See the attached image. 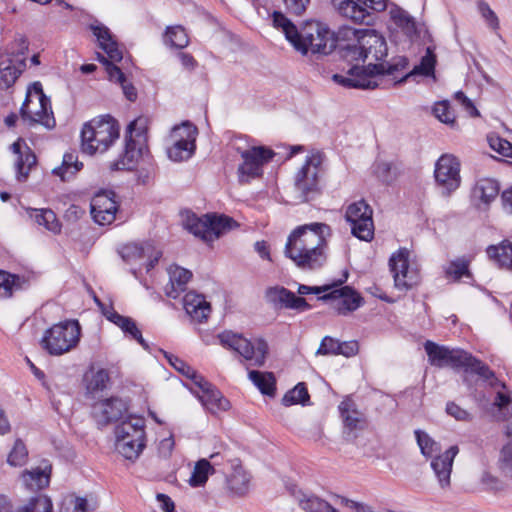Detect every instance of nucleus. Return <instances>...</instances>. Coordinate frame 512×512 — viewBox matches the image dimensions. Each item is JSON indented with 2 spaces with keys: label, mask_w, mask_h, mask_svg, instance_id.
Instances as JSON below:
<instances>
[{
  "label": "nucleus",
  "mask_w": 512,
  "mask_h": 512,
  "mask_svg": "<svg viewBox=\"0 0 512 512\" xmlns=\"http://www.w3.org/2000/svg\"><path fill=\"white\" fill-rule=\"evenodd\" d=\"M24 282L25 280L19 275L0 270V297H11L14 290L22 288V283Z\"/></svg>",
  "instance_id": "49530a36"
},
{
  "label": "nucleus",
  "mask_w": 512,
  "mask_h": 512,
  "mask_svg": "<svg viewBox=\"0 0 512 512\" xmlns=\"http://www.w3.org/2000/svg\"><path fill=\"white\" fill-rule=\"evenodd\" d=\"M183 306L186 313L199 323L207 321L211 313L210 303L206 301L204 295L195 291H189L184 295Z\"/></svg>",
  "instance_id": "5701e85b"
},
{
  "label": "nucleus",
  "mask_w": 512,
  "mask_h": 512,
  "mask_svg": "<svg viewBox=\"0 0 512 512\" xmlns=\"http://www.w3.org/2000/svg\"><path fill=\"white\" fill-rule=\"evenodd\" d=\"M333 7L344 17L354 23L372 25L374 16L368 12L359 0H332Z\"/></svg>",
  "instance_id": "412c9836"
},
{
  "label": "nucleus",
  "mask_w": 512,
  "mask_h": 512,
  "mask_svg": "<svg viewBox=\"0 0 512 512\" xmlns=\"http://www.w3.org/2000/svg\"><path fill=\"white\" fill-rule=\"evenodd\" d=\"M124 150L119 155L118 159L111 164L112 170H134L139 160L144 156L148 150L147 145L135 138H129L124 135Z\"/></svg>",
  "instance_id": "a211bd4d"
},
{
  "label": "nucleus",
  "mask_w": 512,
  "mask_h": 512,
  "mask_svg": "<svg viewBox=\"0 0 512 512\" xmlns=\"http://www.w3.org/2000/svg\"><path fill=\"white\" fill-rule=\"evenodd\" d=\"M50 476L43 470L27 471L23 474V483L30 491L39 492L49 485Z\"/></svg>",
  "instance_id": "de8ad7c7"
},
{
  "label": "nucleus",
  "mask_w": 512,
  "mask_h": 512,
  "mask_svg": "<svg viewBox=\"0 0 512 512\" xmlns=\"http://www.w3.org/2000/svg\"><path fill=\"white\" fill-rule=\"evenodd\" d=\"M178 132H182L180 138L167 151L168 157L175 162L188 160L193 155L198 129L191 122L185 121L175 128V133Z\"/></svg>",
  "instance_id": "4468645a"
},
{
  "label": "nucleus",
  "mask_w": 512,
  "mask_h": 512,
  "mask_svg": "<svg viewBox=\"0 0 512 512\" xmlns=\"http://www.w3.org/2000/svg\"><path fill=\"white\" fill-rule=\"evenodd\" d=\"M249 379L264 395L274 397L276 394V378L272 372H261L251 370L248 373Z\"/></svg>",
  "instance_id": "e433bc0d"
},
{
  "label": "nucleus",
  "mask_w": 512,
  "mask_h": 512,
  "mask_svg": "<svg viewBox=\"0 0 512 512\" xmlns=\"http://www.w3.org/2000/svg\"><path fill=\"white\" fill-rule=\"evenodd\" d=\"M37 158L32 149L25 145V150L22 155L17 157L15 164L16 167V178L19 182H24L29 176L31 168L36 165Z\"/></svg>",
  "instance_id": "79ce46f5"
},
{
  "label": "nucleus",
  "mask_w": 512,
  "mask_h": 512,
  "mask_svg": "<svg viewBox=\"0 0 512 512\" xmlns=\"http://www.w3.org/2000/svg\"><path fill=\"white\" fill-rule=\"evenodd\" d=\"M249 481L250 478L241 468L235 469L226 479L227 489L232 496H244L248 492Z\"/></svg>",
  "instance_id": "58836bf2"
},
{
  "label": "nucleus",
  "mask_w": 512,
  "mask_h": 512,
  "mask_svg": "<svg viewBox=\"0 0 512 512\" xmlns=\"http://www.w3.org/2000/svg\"><path fill=\"white\" fill-rule=\"evenodd\" d=\"M26 67V59L22 58L16 60V63L12 59L0 61V89H9L14 85L16 80L19 78L21 73Z\"/></svg>",
  "instance_id": "393cba45"
},
{
  "label": "nucleus",
  "mask_w": 512,
  "mask_h": 512,
  "mask_svg": "<svg viewBox=\"0 0 512 512\" xmlns=\"http://www.w3.org/2000/svg\"><path fill=\"white\" fill-rule=\"evenodd\" d=\"M373 174L379 181L385 184H389L393 177L391 175V164L388 162H375L373 165Z\"/></svg>",
  "instance_id": "69168bd1"
},
{
  "label": "nucleus",
  "mask_w": 512,
  "mask_h": 512,
  "mask_svg": "<svg viewBox=\"0 0 512 512\" xmlns=\"http://www.w3.org/2000/svg\"><path fill=\"white\" fill-rule=\"evenodd\" d=\"M437 64V57L435 54V47L428 46L426 48L425 55L421 58L420 63L415 65L414 68L404 75L401 79L395 82L396 85L405 83L409 78L413 76H425L430 77L435 73V67Z\"/></svg>",
  "instance_id": "a878e982"
},
{
  "label": "nucleus",
  "mask_w": 512,
  "mask_h": 512,
  "mask_svg": "<svg viewBox=\"0 0 512 512\" xmlns=\"http://www.w3.org/2000/svg\"><path fill=\"white\" fill-rule=\"evenodd\" d=\"M218 339L224 348L235 351L246 361H251V365L264 366L269 354V346L265 339L256 338L252 342L242 334L228 330L220 333Z\"/></svg>",
  "instance_id": "0eeeda50"
},
{
  "label": "nucleus",
  "mask_w": 512,
  "mask_h": 512,
  "mask_svg": "<svg viewBox=\"0 0 512 512\" xmlns=\"http://www.w3.org/2000/svg\"><path fill=\"white\" fill-rule=\"evenodd\" d=\"M340 347V341L330 337L325 336L321 344L317 350L318 355H337Z\"/></svg>",
  "instance_id": "338daca9"
},
{
  "label": "nucleus",
  "mask_w": 512,
  "mask_h": 512,
  "mask_svg": "<svg viewBox=\"0 0 512 512\" xmlns=\"http://www.w3.org/2000/svg\"><path fill=\"white\" fill-rule=\"evenodd\" d=\"M319 168L307 160L295 177V187L301 202H309L321 194L319 187Z\"/></svg>",
  "instance_id": "2eb2a0df"
},
{
  "label": "nucleus",
  "mask_w": 512,
  "mask_h": 512,
  "mask_svg": "<svg viewBox=\"0 0 512 512\" xmlns=\"http://www.w3.org/2000/svg\"><path fill=\"white\" fill-rule=\"evenodd\" d=\"M30 102V95L29 92H27L26 98L20 108V117L22 121L28 123L29 126H34L35 124L40 123L47 128H51L52 126L48 119V107L40 106L39 110L32 111L29 108Z\"/></svg>",
  "instance_id": "2f4dec72"
},
{
  "label": "nucleus",
  "mask_w": 512,
  "mask_h": 512,
  "mask_svg": "<svg viewBox=\"0 0 512 512\" xmlns=\"http://www.w3.org/2000/svg\"><path fill=\"white\" fill-rule=\"evenodd\" d=\"M145 421L130 417L115 427L116 449L128 460H135L145 447Z\"/></svg>",
  "instance_id": "423d86ee"
},
{
  "label": "nucleus",
  "mask_w": 512,
  "mask_h": 512,
  "mask_svg": "<svg viewBox=\"0 0 512 512\" xmlns=\"http://www.w3.org/2000/svg\"><path fill=\"white\" fill-rule=\"evenodd\" d=\"M299 507L305 512H338L330 503L315 495H306L299 491L293 494Z\"/></svg>",
  "instance_id": "c85d7f7f"
},
{
  "label": "nucleus",
  "mask_w": 512,
  "mask_h": 512,
  "mask_svg": "<svg viewBox=\"0 0 512 512\" xmlns=\"http://www.w3.org/2000/svg\"><path fill=\"white\" fill-rule=\"evenodd\" d=\"M424 350L428 356L430 365L438 368L451 367L455 370L464 369L466 373L476 374L485 381H497L495 372L471 353L463 349H451L431 340L424 343Z\"/></svg>",
  "instance_id": "7ed1b4c3"
},
{
  "label": "nucleus",
  "mask_w": 512,
  "mask_h": 512,
  "mask_svg": "<svg viewBox=\"0 0 512 512\" xmlns=\"http://www.w3.org/2000/svg\"><path fill=\"white\" fill-rule=\"evenodd\" d=\"M338 49L341 57L349 62L365 61V50H363L364 47L360 43H345V45L340 46Z\"/></svg>",
  "instance_id": "5fc2aeb1"
},
{
  "label": "nucleus",
  "mask_w": 512,
  "mask_h": 512,
  "mask_svg": "<svg viewBox=\"0 0 512 512\" xmlns=\"http://www.w3.org/2000/svg\"><path fill=\"white\" fill-rule=\"evenodd\" d=\"M90 30L99 42V47L107 54L105 57L101 53H97V60L102 63L105 68L113 62H120L123 59V53L118 47V43L111 33L110 29L102 23L90 24Z\"/></svg>",
  "instance_id": "dca6fc26"
},
{
  "label": "nucleus",
  "mask_w": 512,
  "mask_h": 512,
  "mask_svg": "<svg viewBox=\"0 0 512 512\" xmlns=\"http://www.w3.org/2000/svg\"><path fill=\"white\" fill-rule=\"evenodd\" d=\"M338 409L344 429L348 430L349 433L367 428L368 422L365 415L357 409V405L351 397H345L339 404Z\"/></svg>",
  "instance_id": "aec40b11"
},
{
  "label": "nucleus",
  "mask_w": 512,
  "mask_h": 512,
  "mask_svg": "<svg viewBox=\"0 0 512 512\" xmlns=\"http://www.w3.org/2000/svg\"><path fill=\"white\" fill-rule=\"evenodd\" d=\"M347 74L348 76L334 74L332 79L345 88L375 89L378 87V83L372 79L371 73L368 71V65H354L348 70Z\"/></svg>",
  "instance_id": "6ab92c4d"
},
{
  "label": "nucleus",
  "mask_w": 512,
  "mask_h": 512,
  "mask_svg": "<svg viewBox=\"0 0 512 512\" xmlns=\"http://www.w3.org/2000/svg\"><path fill=\"white\" fill-rule=\"evenodd\" d=\"M200 400L212 413L218 410L227 411L230 408L229 400L223 396L215 385H212L208 390L202 392Z\"/></svg>",
  "instance_id": "72a5a7b5"
},
{
  "label": "nucleus",
  "mask_w": 512,
  "mask_h": 512,
  "mask_svg": "<svg viewBox=\"0 0 512 512\" xmlns=\"http://www.w3.org/2000/svg\"><path fill=\"white\" fill-rule=\"evenodd\" d=\"M310 403V395L305 382H299L293 389L285 393L282 398L284 406L301 404L303 406Z\"/></svg>",
  "instance_id": "a18cd8bd"
},
{
  "label": "nucleus",
  "mask_w": 512,
  "mask_h": 512,
  "mask_svg": "<svg viewBox=\"0 0 512 512\" xmlns=\"http://www.w3.org/2000/svg\"><path fill=\"white\" fill-rule=\"evenodd\" d=\"M415 437L420 447L421 453L426 457H431L437 450V443L424 431L416 430Z\"/></svg>",
  "instance_id": "4d7b16f0"
},
{
  "label": "nucleus",
  "mask_w": 512,
  "mask_h": 512,
  "mask_svg": "<svg viewBox=\"0 0 512 512\" xmlns=\"http://www.w3.org/2000/svg\"><path fill=\"white\" fill-rule=\"evenodd\" d=\"M265 300L276 311L291 309L304 312L312 309L305 298L297 296L293 291L280 285L268 287L265 290Z\"/></svg>",
  "instance_id": "ddd939ff"
},
{
  "label": "nucleus",
  "mask_w": 512,
  "mask_h": 512,
  "mask_svg": "<svg viewBox=\"0 0 512 512\" xmlns=\"http://www.w3.org/2000/svg\"><path fill=\"white\" fill-rule=\"evenodd\" d=\"M27 456L28 451L24 442L21 439H17L8 455L7 462L11 466H22L26 463Z\"/></svg>",
  "instance_id": "6e6d98bb"
},
{
  "label": "nucleus",
  "mask_w": 512,
  "mask_h": 512,
  "mask_svg": "<svg viewBox=\"0 0 512 512\" xmlns=\"http://www.w3.org/2000/svg\"><path fill=\"white\" fill-rule=\"evenodd\" d=\"M87 500L82 497H74L65 502L61 507V512H85Z\"/></svg>",
  "instance_id": "774afa93"
},
{
  "label": "nucleus",
  "mask_w": 512,
  "mask_h": 512,
  "mask_svg": "<svg viewBox=\"0 0 512 512\" xmlns=\"http://www.w3.org/2000/svg\"><path fill=\"white\" fill-rule=\"evenodd\" d=\"M120 136V125L111 115H102L86 122L81 130V147L90 155L107 151Z\"/></svg>",
  "instance_id": "20e7f679"
},
{
  "label": "nucleus",
  "mask_w": 512,
  "mask_h": 512,
  "mask_svg": "<svg viewBox=\"0 0 512 512\" xmlns=\"http://www.w3.org/2000/svg\"><path fill=\"white\" fill-rule=\"evenodd\" d=\"M83 168V163L78 160L76 151L66 152L61 166L53 169V174L66 182L73 178Z\"/></svg>",
  "instance_id": "473e14b6"
},
{
  "label": "nucleus",
  "mask_w": 512,
  "mask_h": 512,
  "mask_svg": "<svg viewBox=\"0 0 512 512\" xmlns=\"http://www.w3.org/2000/svg\"><path fill=\"white\" fill-rule=\"evenodd\" d=\"M148 131V118L140 116L131 121L125 130V136L135 138L146 144Z\"/></svg>",
  "instance_id": "3c124183"
},
{
  "label": "nucleus",
  "mask_w": 512,
  "mask_h": 512,
  "mask_svg": "<svg viewBox=\"0 0 512 512\" xmlns=\"http://www.w3.org/2000/svg\"><path fill=\"white\" fill-rule=\"evenodd\" d=\"M96 302L102 308L104 316L110 322L120 327L126 335L129 336L134 331V329L137 328L136 322L132 318L120 315L113 309V307L105 309L104 304H102L98 299H96Z\"/></svg>",
  "instance_id": "c03bdc74"
},
{
  "label": "nucleus",
  "mask_w": 512,
  "mask_h": 512,
  "mask_svg": "<svg viewBox=\"0 0 512 512\" xmlns=\"http://www.w3.org/2000/svg\"><path fill=\"white\" fill-rule=\"evenodd\" d=\"M499 468L505 477L512 479V443L502 448Z\"/></svg>",
  "instance_id": "052dcab7"
},
{
  "label": "nucleus",
  "mask_w": 512,
  "mask_h": 512,
  "mask_svg": "<svg viewBox=\"0 0 512 512\" xmlns=\"http://www.w3.org/2000/svg\"><path fill=\"white\" fill-rule=\"evenodd\" d=\"M182 216L183 226L186 230L205 242L209 241L208 219L205 215L203 218H199L194 212L187 210Z\"/></svg>",
  "instance_id": "c756f323"
},
{
  "label": "nucleus",
  "mask_w": 512,
  "mask_h": 512,
  "mask_svg": "<svg viewBox=\"0 0 512 512\" xmlns=\"http://www.w3.org/2000/svg\"><path fill=\"white\" fill-rule=\"evenodd\" d=\"M500 192V184L492 178H481L476 181L473 187V196L482 203L489 205L493 202Z\"/></svg>",
  "instance_id": "cd10ccee"
},
{
  "label": "nucleus",
  "mask_w": 512,
  "mask_h": 512,
  "mask_svg": "<svg viewBox=\"0 0 512 512\" xmlns=\"http://www.w3.org/2000/svg\"><path fill=\"white\" fill-rule=\"evenodd\" d=\"M163 43L171 49H183L189 45V36L182 25L167 26L163 33Z\"/></svg>",
  "instance_id": "f704fd0d"
},
{
  "label": "nucleus",
  "mask_w": 512,
  "mask_h": 512,
  "mask_svg": "<svg viewBox=\"0 0 512 512\" xmlns=\"http://www.w3.org/2000/svg\"><path fill=\"white\" fill-rule=\"evenodd\" d=\"M31 216L38 225L45 227L50 232L54 234H59L61 232L62 225L53 210L33 209V214Z\"/></svg>",
  "instance_id": "37998d69"
},
{
  "label": "nucleus",
  "mask_w": 512,
  "mask_h": 512,
  "mask_svg": "<svg viewBox=\"0 0 512 512\" xmlns=\"http://www.w3.org/2000/svg\"><path fill=\"white\" fill-rule=\"evenodd\" d=\"M237 151L243 159L237 169L238 182L242 185L262 177L263 166L275 156V152L266 146H253L244 150L238 147Z\"/></svg>",
  "instance_id": "6e6552de"
},
{
  "label": "nucleus",
  "mask_w": 512,
  "mask_h": 512,
  "mask_svg": "<svg viewBox=\"0 0 512 512\" xmlns=\"http://www.w3.org/2000/svg\"><path fill=\"white\" fill-rule=\"evenodd\" d=\"M458 451L457 446H451L443 455H439L431 461V467L442 488L450 485L453 460Z\"/></svg>",
  "instance_id": "b1692460"
},
{
  "label": "nucleus",
  "mask_w": 512,
  "mask_h": 512,
  "mask_svg": "<svg viewBox=\"0 0 512 512\" xmlns=\"http://www.w3.org/2000/svg\"><path fill=\"white\" fill-rule=\"evenodd\" d=\"M214 471V467L207 459L198 460L189 479V484L195 488L203 486Z\"/></svg>",
  "instance_id": "09e8293b"
},
{
  "label": "nucleus",
  "mask_w": 512,
  "mask_h": 512,
  "mask_svg": "<svg viewBox=\"0 0 512 512\" xmlns=\"http://www.w3.org/2000/svg\"><path fill=\"white\" fill-rule=\"evenodd\" d=\"M478 10L491 29L498 30L500 28L499 19L488 3L480 1L478 3Z\"/></svg>",
  "instance_id": "680f3d73"
},
{
  "label": "nucleus",
  "mask_w": 512,
  "mask_h": 512,
  "mask_svg": "<svg viewBox=\"0 0 512 512\" xmlns=\"http://www.w3.org/2000/svg\"><path fill=\"white\" fill-rule=\"evenodd\" d=\"M90 208L118 209L119 203L116 201L115 192L101 191V192L95 194L91 200Z\"/></svg>",
  "instance_id": "864d4df0"
},
{
  "label": "nucleus",
  "mask_w": 512,
  "mask_h": 512,
  "mask_svg": "<svg viewBox=\"0 0 512 512\" xmlns=\"http://www.w3.org/2000/svg\"><path fill=\"white\" fill-rule=\"evenodd\" d=\"M127 410L128 406L125 401L112 396L94 403L92 406V415L98 425L107 426L110 423L120 420Z\"/></svg>",
  "instance_id": "f3484780"
},
{
  "label": "nucleus",
  "mask_w": 512,
  "mask_h": 512,
  "mask_svg": "<svg viewBox=\"0 0 512 512\" xmlns=\"http://www.w3.org/2000/svg\"><path fill=\"white\" fill-rule=\"evenodd\" d=\"M80 336L81 326L78 320H65L45 331L41 346L50 355H62L77 346Z\"/></svg>",
  "instance_id": "39448f33"
},
{
  "label": "nucleus",
  "mask_w": 512,
  "mask_h": 512,
  "mask_svg": "<svg viewBox=\"0 0 512 512\" xmlns=\"http://www.w3.org/2000/svg\"><path fill=\"white\" fill-rule=\"evenodd\" d=\"M408 64L409 60L406 56H397L390 62L369 63L368 71L373 79L376 76L394 75L395 72L406 69Z\"/></svg>",
  "instance_id": "7c9ffc66"
},
{
  "label": "nucleus",
  "mask_w": 512,
  "mask_h": 512,
  "mask_svg": "<svg viewBox=\"0 0 512 512\" xmlns=\"http://www.w3.org/2000/svg\"><path fill=\"white\" fill-rule=\"evenodd\" d=\"M471 260L467 257H460L451 261L446 268V276L452 277L455 281H459L462 278L472 279L473 275L469 270Z\"/></svg>",
  "instance_id": "8fccbe9b"
},
{
  "label": "nucleus",
  "mask_w": 512,
  "mask_h": 512,
  "mask_svg": "<svg viewBox=\"0 0 512 512\" xmlns=\"http://www.w3.org/2000/svg\"><path fill=\"white\" fill-rule=\"evenodd\" d=\"M389 268L393 274L395 288L400 291L406 292L420 282L418 271L409 267V251L406 248H400L391 255Z\"/></svg>",
  "instance_id": "9b49d317"
},
{
  "label": "nucleus",
  "mask_w": 512,
  "mask_h": 512,
  "mask_svg": "<svg viewBox=\"0 0 512 512\" xmlns=\"http://www.w3.org/2000/svg\"><path fill=\"white\" fill-rule=\"evenodd\" d=\"M93 220L99 225H109L116 219L118 209L90 208Z\"/></svg>",
  "instance_id": "bf43d9fd"
},
{
  "label": "nucleus",
  "mask_w": 512,
  "mask_h": 512,
  "mask_svg": "<svg viewBox=\"0 0 512 512\" xmlns=\"http://www.w3.org/2000/svg\"><path fill=\"white\" fill-rule=\"evenodd\" d=\"M434 115L445 124H454L455 115L448 101H441L433 108Z\"/></svg>",
  "instance_id": "13d9d810"
},
{
  "label": "nucleus",
  "mask_w": 512,
  "mask_h": 512,
  "mask_svg": "<svg viewBox=\"0 0 512 512\" xmlns=\"http://www.w3.org/2000/svg\"><path fill=\"white\" fill-rule=\"evenodd\" d=\"M490 147L499 153L500 155L508 158H512V144L503 138L500 137H490L489 138Z\"/></svg>",
  "instance_id": "0e129e2a"
},
{
  "label": "nucleus",
  "mask_w": 512,
  "mask_h": 512,
  "mask_svg": "<svg viewBox=\"0 0 512 512\" xmlns=\"http://www.w3.org/2000/svg\"><path fill=\"white\" fill-rule=\"evenodd\" d=\"M460 161L452 154H443L435 163L436 185L445 197L455 192L461 184Z\"/></svg>",
  "instance_id": "9d476101"
},
{
  "label": "nucleus",
  "mask_w": 512,
  "mask_h": 512,
  "mask_svg": "<svg viewBox=\"0 0 512 512\" xmlns=\"http://www.w3.org/2000/svg\"><path fill=\"white\" fill-rule=\"evenodd\" d=\"M319 301L337 300L334 308L338 315L347 316L365 304L362 295L352 286L341 285L318 297Z\"/></svg>",
  "instance_id": "f8f14e48"
},
{
  "label": "nucleus",
  "mask_w": 512,
  "mask_h": 512,
  "mask_svg": "<svg viewBox=\"0 0 512 512\" xmlns=\"http://www.w3.org/2000/svg\"><path fill=\"white\" fill-rule=\"evenodd\" d=\"M208 219V233L209 241H212L213 236L219 238L225 231L238 226L237 222L227 215L206 214Z\"/></svg>",
  "instance_id": "c9c22d12"
},
{
  "label": "nucleus",
  "mask_w": 512,
  "mask_h": 512,
  "mask_svg": "<svg viewBox=\"0 0 512 512\" xmlns=\"http://www.w3.org/2000/svg\"><path fill=\"white\" fill-rule=\"evenodd\" d=\"M393 22L402 29L406 36L412 38L419 36V31L415 19L400 7H395L390 11Z\"/></svg>",
  "instance_id": "4c0bfd02"
},
{
  "label": "nucleus",
  "mask_w": 512,
  "mask_h": 512,
  "mask_svg": "<svg viewBox=\"0 0 512 512\" xmlns=\"http://www.w3.org/2000/svg\"><path fill=\"white\" fill-rule=\"evenodd\" d=\"M331 228L325 223L314 222L297 227L288 236L285 256L299 268L315 270L321 268L325 261L324 248Z\"/></svg>",
  "instance_id": "f03ea898"
},
{
  "label": "nucleus",
  "mask_w": 512,
  "mask_h": 512,
  "mask_svg": "<svg viewBox=\"0 0 512 512\" xmlns=\"http://www.w3.org/2000/svg\"><path fill=\"white\" fill-rule=\"evenodd\" d=\"M488 256L498 263L512 270V242L503 240L498 246L490 245L486 250Z\"/></svg>",
  "instance_id": "a19ab883"
},
{
  "label": "nucleus",
  "mask_w": 512,
  "mask_h": 512,
  "mask_svg": "<svg viewBox=\"0 0 512 512\" xmlns=\"http://www.w3.org/2000/svg\"><path fill=\"white\" fill-rule=\"evenodd\" d=\"M360 44L365 50V60L371 56L375 61H383L388 54L385 38L374 29H365L360 37Z\"/></svg>",
  "instance_id": "4be33fe9"
},
{
  "label": "nucleus",
  "mask_w": 512,
  "mask_h": 512,
  "mask_svg": "<svg viewBox=\"0 0 512 512\" xmlns=\"http://www.w3.org/2000/svg\"><path fill=\"white\" fill-rule=\"evenodd\" d=\"M110 381V375L107 369L101 368L91 374L84 376V382L86 387V393L88 395H94L98 392L103 391L107 383Z\"/></svg>",
  "instance_id": "ea45409f"
},
{
  "label": "nucleus",
  "mask_w": 512,
  "mask_h": 512,
  "mask_svg": "<svg viewBox=\"0 0 512 512\" xmlns=\"http://www.w3.org/2000/svg\"><path fill=\"white\" fill-rule=\"evenodd\" d=\"M373 209L364 200L351 203L345 213L346 221L351 225V233L362 241H371L374 237Z\"/></svg>",
  "instance_id": "1a4fd4ad"
},
{
  "label": "nucleus",
  "mask_w": 512,
  "mask_h": 512,
  "mask_svg": "<svg viewBox=\"0 0 512 512\" xmlns=\"http://www.w3.org/2000/svg\"><path fill=\"white\" fill-rule=\"evenodd\" d=\"M273 26L281 29L286 39L303 55L312 54L328 55L346 43H360V37L365 29H355L349 26L339 28L332 32L326 25L319 21H306L301 29L281 11H274L271 15Z\"/></svg>",
  "instance_id": "f257e3e1"
},
{
  "label": "nucleus",
  "mask_w": 512,
  "mask_h": 512,
  "mask_svg": "<svg viewBox=\"0 0 512 512\" xmlns=\"http://www.w3.org/2000/svg\"><path fill=\"white\" fill-rule=\"evenodd\" d=\"M192 276L190 270L175 266L174 269L170 270V283L165 287L166 295L172 299L178 298L180 293L186 290V285Z\"/></svg>",
  "instance_id": "bb28decb"
},
{
  "label": "nucleus",
  "mask_w": 512,
  "mask_h": 512,
  "mask_svg": "<svg viewBox=\"0 0 512 512\" xmlns=\"http://www.w3.org/2000/svg\"><path fill=\"white\" fill-rule=\"evenodd\" d=\"M311 0H283L285 11L291 16H302Z\"/></svg>",
  "instance_id": "e2e57ef3"
},
{
  "label": "nucleus",
  "mask_w": 512,
  "mask_h": 512,
  "mask_svg": "<svg viewBox=\"0 0 512 512\" xmlns=\"http://www.w3.org/2000/svg\"><path fill=\"white\" fill-rule=\"evenodd\" d=\"M52 510L50 498L42 493H36L26 505H23V512H52Z\"/></svg>",
  "instance_id": "603ef678"
}]
</instances>
